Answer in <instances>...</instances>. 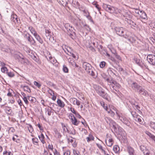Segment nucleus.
I'll return each instance as SVG.
<instances>
[{"label":"nucleus","instance_id":"f257e3e1","mask_svg":"<svg viewBox=\"0 0 155 155\" xmlns=\"http://www.w3.org/2000/svg\"><path fill=\"white\" fill-rule=\"evenodd\" d=\"M94 88L100 96L106 100H108L109 98L108 94L104 92V90L101 87L97 85H94Z\"/></svg>","mask_w":155,"mask_h":155},{"label":"nucleus","instance_id":"f03ea898","mask_svg":"<svg viewBox=\"0 0 155 155\" xmlns=\"http://www.w3.org/2000/svg\"><path fill=\"white\" fill-rule=\"evenodd\" d=\"M115 30L116 33L119 35L122 36L125 38H128V32L123 28L116 27Z\"/></svg>","mask_w":155,"mask_h":155},{"label":"nucleus","instance_id":"7ed1b4c3","mask_svg":"<svg viewBox=\"0 0 155 155\" xmlns=\"http://www.w3.org/2000/svg\"><path fill=\"white\" fill-rule=\"evenodd\" d=\"M107 120H106L107 123L109 124L110 126H112L114 131L117 132V129H119L120 127L112 120L109 118H107Z\"/></svg>","mask_w":155,"mask_h":155},{"label":"nucleus","instance_id":"20e7f679","mask_svg":"<svg viewBox=\"0 0 155 155\" xmlns=\"http://www.w3.org/2000/svg\"><path fill=\"white\" fill-rule=\"evenodd\" d=\"M147 60L150 64L155 66V55L150 54L147 56Z\"/></svg>","mask_w":155,"mask_h":155},{"label":"nucleus","instance_id":"39448f33","mask_svg":"<svg viewBox=\"0 0 155 155\" xmlns=\"http://www.w3.org/2000/svg\"><path fill=\"white\" fill-rule=\"evenodd\" d=\"M83 68L87 72H89L91 71V69L93 68L90 64L87 62H84L83 63Z\"/></svg>","mask_w":155,"mask_h":155},{"label":"nucleus","instance_id":"423d86ee","mask_svg":"<svg viewBox=\"0 0 155 155\" xmlns=\"http://www.w3.org/2000/svg\"><path fill=\"white\" fill-rule=\"evenodd\" d=\"M116 113L118 117H119L120 120L124 124L127 126L129 125L130 122L125 117L123 116H120L119 114H118L117 112H116Z\"/></svg>","mask_w":155,"mask_h":155},{"label":"nucleus","instance_id":"0eeeda50","mask_svg":"<svg viewBox=\"0 0 155 155\" xmlns=\"http://www.w3.org/2000/svg\"><path fill=\"white\" fill-rule=\"evenodd\" d=\"M24 37L27 39L31 45H34L35 43V41L33 38L29 34H26L25 35Z\"/></svg>","mask_w":155,"mask_h":155},{"label":"nucleus","instance_id":"6e6552de","mask_svg":"<svg viewBox=\"0 0 155 155\" xmlns=\"http://www.w3.org/2000/svg\"><path fill=\"white\" fill-rule=\"evenodd\" d=\"M106 80L108 82L110 83L109 85L111 90H112V89L115 87V85L116 86H120V84L115 81H110L108 78H107Z\"/></svg>","mask_w":155,"mask_h":155},{"label":"nucleus","instance_id":"1a4fd4ad","mask_svg":"<svg viewBox=\"0 0 155 155\" xmlns=\"http://www.w3.org/2000/svg\"><path fill=\"white\" fill-rule=\"evenodd\" d=\"M11 21L14 22L15 23H18L19 21H20L19 19L17 18L16 15L15 14L12 15L11 18Z\"/></svg>","mask_w":155,"mask_h":155},{"label":"nucleus","instance_id":"9d476101","mask_svg":"<svg viewBox=\"0 0 155 155\" xmlns=\"http://www.w3.org/2000/svg\"><path fill=\"white\" fill-rule=\"evenodd\" d=\"M138 91L139 93L141 94L144 96H147L148 95V93L147 92L143 89L141 87Z\"/></svg>","mask_w":155,"mask_h":155},{"label":"nucleus","instance_id":"9b49d317","mask_svg":"<svg viewBox=\"0 0 155 155\" xmlns=\"http://www.w3.org/2000/svg\"><path fill=\"white\" fill-rule=\"evenodd\" d=\"M131 87L133 89L135 90H137V91H138L141 87L137 83L135 82H134L132 84Z\"/></svg>","mask_w":155,"mask_h":155},{"label":"nucleus","instance_id":"f8f14e48","mask_svg":"<svg viewBox=\"0 0 155 155\" xmlns=\"http://www.w3.org/2000/svg\"><path fill=\"white\" fill-rule=\"evenodd\" d=\"M135 120L138 122L140 124H142L143 122V119L139 115L137 116L136 118H134Z\"/></svg>","mask_w":155,"mask_h":155},{"label":"nucleus","instance_id":"ddd939ff","mask_svg":"<svg viewBox=\"0 0 155 155\" xmlns=\"http://www.w3.org/2000/svg\"><path fill=\"white\" fill-rule=\"evenodd\" d=\"M104 6L106 8L107 10L109 11L110 12H114V9L113 8H114V7H111L110 5L106 4L104 5Z\"/></svg>","mask_w":155,"mask_h":155},{"label":"nucleus","instance_id":"4468645a","mask_svg":"<svg viewBox=\"0 0 155 155\" xmlns=\"http://www.w3.org/2000/svg\"><path fill=\"white\" fill-rule=\"evenodd\" d=\"M128 153L129 155H136L135 153L134 149L130 147H128Z\"/></svg>","mask_w":155,"mask_h":155},{"label":"nucleus","instance_id":"2eb2a0df","mask_svg":"<svg viewBox=\"0 0 155 155\" xmlns=\"http://www.w3.org/2000/svg\"><path fill=\"white\" fill-rule=\"evenodd\" d=\"M70 119L72 123L73 124L75 125H78V124L79 121H78L76 117H74L73 119L70 118Z\"/></svg>","mask_w":155,"mask_h":155},{"label":"nucleus","instance_id":"dca6fc26","mask_svg":"<svg viewBox=\"0 0 155 155\" xmlns=\"http://www.w3.org/2000/svg\"><path fill=\"white\" fill-rule=\"evenodd\" d=\"M95 70L93 68H92L91 69V71H90L89 72H87L91 76H93L94 78H95L96 77V75H95V72H94Z\"/></svg>","mask_w":155,"mask_h":155},{"label":"nucleus","instance_id":"f3484780","mask_svg":"<svg viewBox=\"0 0 155 155\" xmlns=\"http://www.w3.org/2000/svg\"><path fill=\"white\" fill-rule=\"evenodd\" d=\"M105 141L107 145L109 147H110L113 145V141L112 139H109L107 143V139Z\"/></svg>","mask_w":155,"mask_h":155},{"label":"nucleus","instance_id":"a211bd4d","mask_svg":"<svg viewBox=\"0 0 155 155\" xmlns=\"http://www.w3.org/2000/svg\"><path fill=\"white\" fill-rule=\"evenodd\" d=\"M57 103L58 106L61 107H63L65 105L64 103L60 99H58Z\"/></svg>","mask_w":155,"mask_h":155},{"label":"nucleus","instance_id":"6ab92c4d","mask_svg":"<svg viewBox=\"0 0 155 155\" xmlns=\"http://www.w3.org/2000/svg\"><path fill=\"white\" fill-rule=\"evenodd\" d=\"M21 87H22V88L25 91H27L29 93H30L31 92V90L30 88L28 87V86H23L21 85Z\"/></svg>","mask_w":155,"mask_h":155},{"label":"nucleus","instance_id":"aec40b11","mask_svg":"<svg viewBox=\"0 0 155 155\" xmlns=\"http://www.w3.org/2000/svg\"><path fill=\"white\" fill-rule=\"evenodd\" d=\"M36 39L40 43L42 44L43 43V41L42 39L40 38V36L37 34H36L35 35H34Z\"/></svg>","mask_w":155,"mask_h":155},{"label":"nucleus","instance_id":"412c9836","mask_svg":"<svg viewBox=\"0 0 155 155\" xmlns=\"http://www.w3.org/2000/svg\"><path fill=\"white\" fill-rule=\"evenodd\" d=\"M28 29L30 31L31 33L34 35H35L37 34V33L35 31V29L34 28L30 26L28 27Z\"/></svg>","mask_w":155,"mask_h":155},{"label":"nucleus","instance_id":"4be33fe9","mask_svg":"<svg viewBox=\"0 0 155 155\" xmlns=\"http://www.w3.org/2000/svg\"><path fill=\"white\" fill-rule=\"evenodd\" d=\"M147 134L150 138L153 140L155 142V136L149 132L147 131L146 133Z\"/></svg>","mask_w":155,"mask_h":155},{"label":"nucleus","instance_id":"5701e85b","mask_svg":"<svg viewBox=\"0 0 155 155\" xmlns=\"http://www.w3.org/2000/svg\"><path fill=\"white\" fill-rule=\"evenodd\" d=\"M142 18L145 19L147 18L146 14L144 11H142L141 13L139 15Z\"/></svg>","mask_w":155,"mask_h":155},{"label":"nucleus","instance_id":"b1692460","mask_svg":"<svg viewBox=\"0 0 155 155\" xmlns=\"http://www.w3.org/2000/svg\"><path fill=\"white\" fill-rule=\"evenodd\" d=\"M94 138L93 136L91 134H89V137L86 138L88 142H90L91 140H94Z\"/></svg>","mask_w":155,"mask_h":155},{"label":"nucleus","instance_id":"393cba45","mask_svg":"<svg viewBox=\"0 0 155 155\" xmlns=\"http://www.w3.org/2000/svg\"><path fill=\"white\" fill-rule=\"evenodd\" d=\"M59 2H58V3L61 4L63 6H66L67 5L68 2L69 1H59Z\"/></svg>","mask_w":155,"mask_h":155},{"label":"nucleus","instance_id":"a878e982","mask_svg":"<svg viewBox=\"0 0 155 155\" xmlns=\"http://www.w3.org/2000/svg\"><path fill=\"white\" fill-rule=\"evenodd\" d=\"M113 150L116 153L119 150V147L118 145H115L114 146Z\"/></svg>","mask_w":155,"mask_h":155},{"label":"nucleus","instance_id":"bb28decb","mask_svg":"<svg viewBox=\"0 0 155 155\" xmlns=\"http://www.w3.org/2000/svg\"><path fill=\"white\" fill-rule=\"evenodd\" d=\"M38 137L39 138L40 140H41V142L44 144V135L42 134H41V135L40 136H38Z\"/></svg>","mask_w":155,"mask_h":155},{"label":"nucleus","instance_id":"cd10ccee","mask_svg":"<svg viewBox=\"0 0 155 155\" xmlns=\"http://www.w3.org/2000/svg\"><path fill=\"white\" fill-rule=\"evenodd\" d=\"M133 12H135L136 13L138 14L139 15L140 14V13H141L142 11H140L139 10L137 9L133 8Z\"/></svg>","mask_w":155,"mask_h":155},{"label":"nucleus","instance_id":"c85d7f7f","mask_svg":"<svg viewBox=\"0 0 155 155\" xmlns=\"http://www.w3.org/2000/svg\"><path fill=\"white\" fill-rule=\"evenodd\" d=\"M113 8L114 9V13L117 14L119 13H121V11L120 10L118 9L117 8Z\"/></svg>","mask_w":155,"mask_h":155},{"label":"nucleus","instance_id":"c756f323","mask_svg":"<svg viewBox=\"0 0 155 155\" xmlns=\"http://www.w3.org/2000/svg\"><path fill=\"white\" fill-rule=\"evenodd\" d=\"M97 2H94L92 3V4L95 6V7L99 11H100L101 8L99 7V5L97 4Z\"/></svg>","mask_w":155,"mask_h":155},{"label":"nucleus","instance_id":"7c9ffc66","mask_svg":"<svg viewBox=\"0 0 155 155\" xmlns=\"http://www.w3.org/2000/svg\"><path fill=\"white\" fill-rule=\"evenodd\" d=\"M63 70L65 73H68V68L64 65L63 66Z\"/></svg>","mask_w":155,"mask_h":155},{"label":"nucleus","instance_id":"2f4dec72","mask_svg":"<svg viewBox=\"0 0 155 155\" xmlns=\"http://www.w3.org/2000/svg\"><path fill=\"white\" fill-rule=\"evenodd\" d=\"M32 140L33 142V143L35 144V143L37 144L38 142V139L36 137L33 138Z\"/></svg>","mask_w":155,"mask_h":155},{"label":"nucleus","instance_id":"473e14b6","mask_svg":"<svg viewBox=\"0 0 155 155\" xmlns=\"http://www.w3.org/2000/svg\"><path fill=\"white\" fill-rule=\"evenodd\" d=\"M72 3L75 5L74 6L78 7L80 5L79 3L77 1H72Z\"/></svg>","mask_w":155,"mask_h":155},{"label":"nucleus","instance_id":"72a5a7b5","mask_svg":"<svg viewBox=\"0 0 155 155\" xmlns=\"http://www.w3.org/2000/svg\"><path fill=\"white\" fill-rule=\"evenodd\" d=\"M102 106L107 111H108L110 109L108 108L107 104H105L103 103V105Z\"/></svg>","mask_w":155,"mask_h":155},{"label":"nucleus","instance_id":"f704fd0d","mask_svg":"<svg viewBox=\"0 0 155 155\" xmlns=\"http://www.w3.org/2000/svg\"><path fill=\"white\" fill-rule=\"evenodd\" d=\"M34 84L38 87V88L40 87L41 86V84L39 83L38 82L35 81L34 82Z\"/></svg>","mask_w":155,"mask_h":155},{"label":"nucleus","instance_id":"c9c22d12","mask_svg":"<svg viewBox=\"0 0 155 155\" xmlns=\"http://www.w3.org/2000/svg\"><path fill=\"white\" fill-rule=\"evenodd\" d=\"M1 71L2 72L5 73L6 71V73L8 72V70L6 67H3L1 68Z\"/></svg>","mask_w":155,"mask_h":155},{"label":"nucleus","instance_id":"e433bc0d","mask_svg":"<svg viewBox=\"0 0 155 155\" xmlns=\"http://www.w3.org/2000/svg\"><path fill=\"white\" fill-rule=\"evenodd\" d=\"M150 126L153 129L155 130V123L153 122H151L150 124Z\"/></svg>","mask_w":155,"mask_h":155},{"label":"nucleus","instance_id":"4c0bfd02","mask_svg":"<svg viewBox=\"0 0 155 155\" xmlns=\"http://www.w3.org/2000/svg\"><path fill=\"white\" fill-rule=\"evenodd\" d=\"M7 75H8V76L10 77H12L14 75V74L13 73L11 72H7Z\"/></svg>","mask_w":155,"mask_h":155},{"label":"nucleus","instance_id":"58836bf2","mask_svg":"<svg viewBox=\"0 0 155 155\" xmlns=\"http://www.w3.org/2000/svg\"><path fill=\"white\" fill-rule=\"evenodd\" d=\"M143 152L145 155H149L150 153V151L148 149H146L145 150H144Z\"/></svg>","mask_w":155,"mask_h":155},{"label":"nucleus","instance_id":"ea45409f","mask_svg":"<svg viewBox=\"0 0 155 155\" xmlns=\"http://www.w3.org/2000/svg\"><path fill=\"white\" fill-rule=\"evenodd\" d=\"M106 63L104 61L101 62L100 64V66L101 68H104L105 65Z\"/></svg>","mask_w":155,"mask_h":155},{"label":"nucleus","instance_id":"a19ab883","mask_svg":"<svg viewBox=\"0 0 155 155\" xmlns=\"http://www.w3.org/2000/svg\"><path fill=\"white\" fill-rule=\"evenodd\" d=\"M108 113L110 114V115L112 117H114V113L112 110H111L110 109L109 110L107 111Z\"/></svg>","mask_w":155,"mask_h":155},{"label":"nucleus","instance_id":"79ce46f5","mask_svg":"<svg viewBox=\"0 0 155 155\" xmlns=\"http://www.w3.org/2000/svg\"><path fill=\"white\" fill-rule=\"evenodd\" d=\"M131 114L134 118H136L138 115L136 114V113L135 111H132L131 112Z\"/></svg>","mask_w":155,"mask_h":155},{"label":"nucleus","instance_id":"37998d69","mask_svg":"<svg viewBox=\"0 0 155 155\" xmlns=\"http://www.w3.org/2000/svg\"><path fill=\"white\" fill-rule=\"evenodd\" d=\"M63 130L65 132H67L68 133H69V131L68 129V128H67L66 127H65L64 125L63 126Z\"/></svg>","mask_w":155,"mask_h":155},{"label":"nucleus","instance_id":"c03bdc74","mask_svg":"<svg viewBox=\"0 0 155 155\" xmlns=\"http://www.w3.org/2000/svg\"><path fill=\"white\" fill-rule=\"evenodd\" d=\"M120 86H116V85L115 86V87L112 89V90H111L112 92H113L114 93H115L117 91V88H119Z\"/></svg>","mask_w":155,"mask_h":155},{"label":"nucleus","instance_id":"a18cd8bd","mask_svg":"<svg viewBox=\"0 0 155 155\" xmlns=\"http://www.w3.org/2000/svg\"><path fill=\"white\" fill-rule=\"evenodd\" d=\"M76 100V98H71L70 99V101L71 102H72L73 104L74 105L75 103V101Z\"/></svg>","mask_w":155,"mask_h":155},{"label":"nucleus","instance_id":"49530a36","mask_svg":"<svg viewBox=\"0 0 155 155\" xmlns=\"http://www.w3.org/2000/svg\"><path fill=\"white\" fill-rule=\"evenodd\" d=\"M115 55L116 57V58L118 59L119 60H121V58L117 54H115Z\"/></svg>","mask_w":155,"mask_h":155},{"label":"nucleus","instance_id":"de8ad7c7","mask_svg":"<svg viewBox=\"0 0 155 155\" xmlns=\"http://www.w3.org/2000/svg\"><path fill=\"white\" fill-rule=\"evenodd\" d=\"M27 98L28 97H25L23 98L24 101L26 104H28V102L27 100Z\"/></svg>","mask_w":155,"mask_h":155},{"label":"nucleus","instance_id":"09e8293b","mask_svg":"<svg viewBox=\"0 0 155 155\" xmlns=\"http://www.w3.org/2000/svg\"><path fill=\"white\" fill-rule=\"evenodd\" d=\"M71 111L73 113L75 114L77 112L76 111L74 108H70Z\"/></svg>","mask_w":155,"mask_h":155},{"label":"nucleus","instance_id":"8fccbe9b","mask_svg":"<svg viewBox=\"0 0 155 155\" xmlns=\"http://www.w3.org/2000/svg\"><path fill=\"white\" fill-rule=\"evenodd\" d=\"M97 145L100 149H101L102 151H105L103 149L101 145L97 143Z\"/></svg>","mask_w":155,"mask_h":155},{"label":"nucleus","instance_id":"3c124183","mask_svg":"<svg viewBox=\"0 0 155 155\" xmlns=\"http://www.w3.org/2000/svg\"><path fill=\"white\" fill-rule=\"evenodd\" d=\"M27 97H28V99L29 101L32 102L34 101V99L32 97L28 96H27Z\"/></svg>","mask_w":155,"mask_h":155},{"label":"nucleus","instance_id":"603ef678","mask_svg":"<svg viewBox=\"0 0 155 155\" xmlns=\"http://www.w3.org/2000/svg\"><path fill=\"white\" fill-rule=\"evenodd\" d=\"M77 105L78 106H79L80 105V102L79 101L77 100L76 99V100L75 101V103L74 105Z\"/></svg>","mask_w":155,"mask_h":155},{"label":"nucleus","instance_id":"864d4df0","mask_svg":"<svg viewBox=\"0 0 155 155\" xmlns=\"http://www.w3.org/2000/svg\"><path fill=\"white\" fill-rule=\"evenodd\" d=\"M76 116L77 117L79 118H81V116L80 115V114L78 113L77 112L75 114Z\"/></svg>","mask_w":155,"mask_h":155},{"label":"nucleus","instance_id":"5fc2aeb1","mask_svg":"<svg viewBox=\"0 0 155 155\" xmlns=\"http://www.w3.org/2000/svg\"><path fill=\"white\" fill-rule=\"evenodd\" d=\"M18 102L20 106H21L23 105L22 103L21 100L18 99Z\"/></svg>","mask_w":155,"mask_h":155},{"label":"nucleus","instance_id":"6e6d98bb","mask_svg":"<svg viewBox=\"0 0 155 155\" xmlns=\"http://www.w3.org/2000/svg\"><path fill=\"white\" fill-rule=\"evenodd\" d=\"M112 70H113V69H111V68H110L108 69V71L109 73L110 72V73H112L113 74H115L114 73L113 71Z\"/></svg>","mask_w":155,"mask_h":155},{"label":"nucleus","instance_id":"4d7b16f0","mask_svg":"<svg viewBox=\"0 0 155 155\" xmlns=\"http://www.w3.org/2000/svg\"><path fill=\"white\" fill-rule=\"evenodd\" d=\"M70 152L69 151H67L64 152V155H70Z\"/></svg>","mask_w":155,"mask_h":155},{"label":"nucleus","instance_id":"13d9d810","mask_svg":"<svg viewBox=\"0 0 155 155\" xmlns=\"http://www.w3.org/2000/svg\"><path fill=\"white\" fill-rule=\"evenodd\" d=\"M49 93L51 95H52L54 94V91L51 89H50L49 91Z\"/></svg>","mask_w":155,"mask_h":155},{"label":"nucleus","instance_id":"bf43d9fd","mask_svg":"<svg viewBox=\"0 0 155 155\" xmlns=\"http://www.w3.org/2000/svg\"><path fill=\"white\" fill-rule=\"evenodd\" d=\"M140 149L142 151H143L144 150V149L145 148V147L143 145H141L140 147Z\"/></svg>","mask_w":155,"mask_h":155},{"label":"nucleus","instance_id":"052dcab7","mask_svg":"<svg viewBox=\"0 0 155 155\" xmlns=\"http://www.w3.org/2000/svg\"><path fill=\"white\" fill-rule=\"evenodd\" d=\"M134 60L135 62L137 64H139V60L136 58H134Z\"/></svg>","mask_w":155,"mask_h":155},{"label":"nucleus","instance_id":"680f3d73","mask_svg":"<svg viewBox=\"0 0 155 155\" xmlns=\"http://www.w3.org/2000/svg\"><path fill=\"white\" fill-rule=\"evenodd\" d=\"M134 107L137 109L138 110H139V109H140V107L138 105H134Z\"/></svg>","mask_w":155,"mask_h":155},{"label":"nucleus","instance_id":"e2e57ef3","mask_svg":"<svg viewBox=\"0 0 155 155\" xmlns=\"http://www.w3.org/2000/svg\"><path fill=\"white\" fill-rule=\"evenodd\" d=\"M118 71H120V72H123L124 69L122 68H121L120 67H119L118 68Z\"/></svg>","mask_w":155,"mask_h":155},{"label":"nucleus","instance_id":"0e129e2a","mask_svg":"<svg viewBox=\"0 0 155 155\" xmlns=\"http://www.w3.org/2000/svg\"><path fill=\"white\" fill-rule=\"evenodd\" d=\"M79 153V152H77L76 151H74V155H78Z\"/></svg>","mask_w":155,"mask_h":155},{"label":"nucleus","instance_id":"69168bd1","mask_svg":"<svg viewBox=\"0 0 155 155\" xmlns=\"http://www.w3.org/2000/svg\"><path fill=\"white\" fill-rule=\"evenodd\" d=\"M69 116H70L71 118H72L73 119L74 117H75L74 115L73 114L71 113H70L69 114Z\"/></svg>","mask_w":155,"mask_h":155},{"label":"nucleus","instance_id":"338daca9","mask_svg":"<svg viewBox=\"0 0 155 155\" xmlns=\"http://www.w3.org/2000/svg\"><path fill=\"white\" fill-rule=\"evenodd\" d=\"M56 96H54V94L53 95H52V99L53 101H55L56 99Z\"/></svg>","mask_w":155,"mask_h":155},{"label":"nucleus","instance_id":"774afa93","mask_svg":"<svg viewBox=\"0 0 155 155\" xmlns=\"http://www.w3.org/2000/svg\"><path fill=\"white\" fill-rule=\"evenodd\" d=\"M48 148L49 149H51V150H52L53 147L52 145H49L48 146Z\"/></svg>","mask_w":155,"mask_h":155}]
</instances>
